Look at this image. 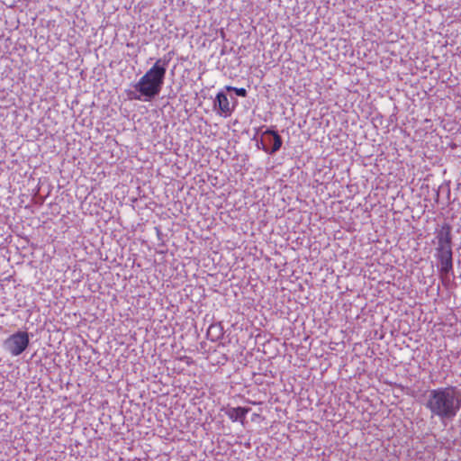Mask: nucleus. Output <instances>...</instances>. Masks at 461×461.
Returning <instances> with one entry per match:
<instances>
[{
	"mask_svg": "<svg viewBox=\"0 0 461 461\" xmlns=\"http://www.w3.org/2000/svg\"><path fill=\"white\" fill-rule=\"evenodd\" d=\"M169 61L170 58L167 59L166 57L157 59L153 66L134 85V88L140 95L130 92L128 93L129 98L141 100V96H143L145 101H149L158 95L164 84Z\"/></svg>",
	"mask_w": 461,
	"mask_h": 461,
	"instance_id": "1",
	"label": "nucleus"
},
{
	"mask_svg": "<svg viewBox=\"0 0 461 461\" xmlns=\"http://www.w3.org/2000/svg\"><path fill=\"white\" fill-rule=\"evenodd\" d=\"M461 408V395L456 388L434 390V414L442 420H452Z\"/></svg>",
	"mask_w": 461,
	"mask_h": 461,
	"instance_id": "2",
	"label": "nucleus"
},
{
	"mask_svg": "<svg viewBox=\"0 0 461 461\" xmlns=\"http://www.w3.org/2000/svg\"><path fill=\"white\" fill-rule=\"evenodd\" d=\"M451 230L448 223H444L437 232L436 256L438 260V267L442 275H447L453 269Z\"/></svg>",
	"mask_w": 461,
	"mask_h": 461,
	"instance_id": "3",
	"label": "nucleus"
},
{
	"mask_svg": "<svg viewBox=\"0 0 461 461\" xmlns=\"http://www.w3.org/2000/svg\"><path fill=\"white\" fill-rule=\"evenodd\" d=\"M30 339L26 331H17L7 338L5 345L14 357L21 355L29 346Z\"/></svg>",
	"mask_w": 461,
	"mask_h": 461,
	"instance_id": "4",
	"label": "nucleus"
},
{
	"mask_svg": "<svg viewBox=\"0 0 461 461\" xmlns=\"http://www.w3.org/2000/svg\"><path fill=\"white\" fill-rule=\"evenodd\" d=\"M214 108H217L218 113L224 117L230 116L232 113L229 99L227 95L222 92L217 94L214 101Z\"/></svg>",
	"mask_w": 461,
	"mask_h": 461,
	"instance_id": "5",
	"label": "nucleus"
},
{
	"mask_svg": "<svg viewBox=\"0 0 461 461\" xmlns=\"http://www.w3.org/2000/svg\"><path fill=\"white\" fill-rule=\"evenodd\" d=\"M249 408H244V407L230 408L226 411V415L229 417V419L231 421L235 422V421L240 420V423L243 425L245 417H246L247 413L249 412Z\"/></svg>",
	"mask_w": 461,
	"mask_h": 461,
	"instance_id": "6",
	"label": "nucleus"
},
{
	"mask_svg": "<svg viewBox=\"0 0 461 461\" xmlns=\"http://www.w3.org/2000/svg\"><path fill=\"white\" fill-rule=\"evenodd\" d=\"M263 134L273 136V146H272L271 149H268L266 147H263V150H265L266 152H268L270 154H274L275 152H276L277 150L280 149L283 142H282V139H281L280 135L277 133V131L267 129L264 131Z\"/></svg>",
	"mask_w": 461,
	"mask_h": 461,
	"instance_id": "7",
	"label": "nucleus"
},
{
	"mask_svg": "<svg viewBox=\"0 0 461 461\" xmlns=\"http://www.w3.org/2000/svg\"><path fill=\"white\" fill-rule=\"evenodd\" d=\"M226 89L228 91H233L237 95L239 96H241V97H246L247 96V90L245 88H238V87H234V86H227Z\"/></svg>",
	"mask_w": 461,
	"mask_h": 461,
	"instance_id": "8",
	"label": "nucleus"
},
{
	"mask_svg": "<svg viewBox=\"0 0 461 461\" xmlns=\"http://www.w3.org/2000/svg\"><path fill=\"white\" fill-rule=\"evenodd\" d=\"M181 360L185 361L187 365H191L193 363V360L189 357H183Z\"/></svg>",
	"mask_w": 461,
	"mask_h": 461,
	"instance_id": "9",
	"label": "nucleus"
},
{
	"mask_svg": "<svg viewBox=\"0 0 461 461\" xmlns=\"http://www.w3.org/2000/svg\"><path fill=\"white\" fill-rule=\"evenodd\" d=\"M426 405H427V407H428V408L432 409V401H431V400H429V401L427 402V404H426Z\"/></svg>",
	"mask_w": 461,
	"mask_h": 461,
	"instance_id": "10",
	"label": "nucleus"
}]
</instances>
